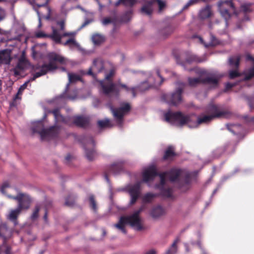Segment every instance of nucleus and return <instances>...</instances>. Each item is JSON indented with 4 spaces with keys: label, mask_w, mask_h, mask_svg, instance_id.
Instances as JSON below:
<instances>
[{
    "label": "nucleus",
    "mask_w": 254,
    "mask_h": 254,
    "mask_svg": "<svg viewBox=\"0 0 254 254\" xmlns=\"http://www.w3.org/2000/svg\"><path fill=\"white\" fill-rule=\"evenodd\" d=\"M28 64V62L25 57L24 52L23 51L22 55L19 59L16 65L15 66H13V67L10 69V70L12 71L15 75H19L20 71L26 68Z\"/></svg>",
    "instance_id": "4468645a"
},
{
    "label": "nucleus",
    "mask_w": 254,
    "mask_h": 254,
    "mask_svg": "<svg viewBox=\"0 0 254 254\" xmlns=\"http://www.w3.org/2000/svg\"><path fill=\"white\" fill-rule=\"evenodd\" d=\"M227 128L228 130L234 134L241 133L243 128L240 125H227Z\"/></svg>",
    "instance_id": "393cba45"
},
{
    "label": "nucleus",
    "mask_w": 254,
    "mask_h": 254,
    "mask_svg": "<svg viewBox=\"0 0 254 254\" xmlns=\"http://www.w3.org/2000/svg\"><path fill=\"white\" fill-rule=\"evenodd\" d=\"M227 5L229 6V9H223V18L226 20L227 18H230L232 14H237L236 9L232 3L231 0L225 1L223 0V5Z\"/></svg>",
    "instance_id": "a211bd4d"
},
{
    "label": "nucleus",
    "mask_w": 254,
    "mask_h": 254,
    "mask_svg": "<svg viewBox=\"0 0 254 254\" xmlns=\"http://www.w3.org/2000/svg\"><path fill=\"white\" fill-rule=\"evenodd\" d=\"M253 77H254V66L250 68L249 71L246 73L244 79L249 80Z\"/></svg>",
    "instance_id": "4c0bfd02"
},
{
    "label": "nucleus",
    "mask_w": 254,
    "mask_h": 254,
    "mask_svg": "<svg viewBox=\"0 0 254 254\" xmlns=\"http://www.w3.org/2000/svg\"><path fill=\"white\" fill-rule=\"evenodd\" d=\"M151 79H152V78H151V77H150V78H149V79H148V82H149V83H151V82H151Z\"/></svg>",
    "instance_id": "69168bd1"
},
{
    "label": "nucleus",
    "mask_w": 254,
    "mask_h": 254,
    "mask_svg": "<svg viewBox=\"0 0 254 254\" xmlns=\"http://www.w3.org/2000/svg\"><path fill=\"white\" fill-rule=\"evenodd\" d=\"M121 86L124 88H125L127 91L130 90L132 93L133 96L134 97L135 96V91L139 90L141 91H143L146 89H148L150 86V85H149L147 82H144L143 83H142L141 86L132 87L130 89H129L127 87V86L124 84H122Z\"/></svg>",
    "instance_id": "412c9836"
},
{
    "label": "nucleus",
    "mask_w": 254,
    "mask_h": 254,
    "mask_svg": "<svg viewBox=\"0 0 254 254\" xmlns=\"http://www.w3.org/2000/svg\"><path fill=\"white\" fill-rule=\"evenodd\" d=\"M146 254H156V252H155V251L152 250H150V251L147 252L146 253Z\"/></svg>",
    "instance_id": "4d7b16f0"
},
{
    "label": "nucleus",
    "mask_w": 254,
    "mask_h": 254,
    "mask_svg": "<svg viewBox=\"0 0 254 254\" xmlns=\"http://www.w3.org/2000/svg\"><path fill=\"white\" fill-rule=\"evenodd\" d=\"M10 234L9 230H8L4 224H2L0 226V236L6 238L8 237Z\"/></svg>",
    "instance_id": "c85d7f7f"
},
{
    "label": "nucleus",
    "mask_w": 254,
    "mask_h": 254,
    "mask_svg": "<svg viewBox=\"0 0 254 254\" xmlns=\"http://www.w3.org/2000/svg\"><path fill=\"white\" fill-rule=\"evenodd\" d=\"M158 175L155 167L154 165L150 166L144 169L142 172V181L148 183L153 180Z\"/></svg>",
    "instance_id": "ddd939ff"
},
{
    "label": "nucleus",
    "mask_w": 254,
    "mask_h": 254,
    "mask_svg": "<svg viewBox=\"0 0 254 254\" xmlns=\"http://www.w3.org/2000/svg\"><path fill=\"white\" fill-rule=\"evenodd\" d=\"M12 61L11 51L4 50L0 51V64H9Z\"/></svg>",
    "instance_id": "6ab92c4d"
},
{
    "label": "nucleus",
    "mask_w": 254,
    "mask_h": 254,
    "mask_svg": "<svg viewBox=\"0 0 254 254\" xmlns=\"http://www.w3.org/2000/svg\"><path fill=\"white\" fill-rule=\"evenodd\" d=\"M235 85V84L227 83L226 84V90H229Z\"/></svg>",
    "instance_id": "603ef678"
},
{
    "label": "nucleus",
    "mask_w": 254,
    "mask_h": 254,
    "mask_svg": "<svg viewBox=\"0 0 254 254\" xmlns=\"http://www.w3.org/2000/svg\"><path fill=\"white\" fill-rule=\"evenodd\" d=\"M251 3H245L241 6V10L245 13L250 12L252 11V9L251 8Z\"/></svg>",
    "instance_id": "58836bf2"
},
{
    "label": "nucleus",
    "mask_w": 254,
    "mask_h": 254,
    "mask_svg": "<svg viewBox=\"0 0 254 254\" xmlns=\"http://www.w3.org/2000/svg\"><path fill=\"white\" fill-rule=\"evenodd\" d=\"M32 130L33 132L39 133L42 140L50 139L58 133V128L56 126L52 127L48 129H44L43 123L41 121L33 122Z\"/></svg>",
    "instance_id": "6e6552de"
},
{
    "label": "nucleus",
    "mask_w": 254,
    "mask_h": 254,
    "mask_svg": "<svg viewBox=\"0 0 254 254\" xmlns=\"http://www.w3.org/2000/svg\"><path fill=\"white\" fill-rule=\"evenodd\" d=\"M143 207L134 211L132 214L127 216H122L115 227L121 230L123 233H126V225L128 224L136 231H141L144 229L142 220L139 216L140 213L142 211Z\"/></svg>",
    "instance_id": "20e7f679"
},
{
    "label": "nucleus",
    "mask_w": 254,
    "mask_h": 254,
    "mask_svg": "<svg viewBox=\"0 0 254 254\" xmlns=\"http://www.w3.org/2000/svg\"><path fill=\"white\" fill-rule=\"evenodd\" d=\"M183 84H180L176 91L171 95H166V98L170 104L176 105L181 101V94L183 89Z\"/></svg>",
    "instance_id": "9b49d317"
},
{
    "label": "nucleus",
    "mask_w": 254,
    "mask_h": 254,
    "mask_svg": "<svg viewBox=\"0 0 254 254\" xmlns=\"http://www.w3.org/2000/svg\"><path fill=\"white\" fill-rule=\"evenodd\" d=\"M164 213V209L160 206L154 207L151 212V215L154 218H158Z\"/></svg>",
    "instance_id": "b1692460"
},
{
    "label": "nucleus",
    "mask_w": 254,
    "mask_h": 254,
    "mask_svg": "<svg viewBox=\"0 0 254 254\" xmlns=\"http://www.w3.org/2000/svg\"><path fill=\"white\" fill-rule=\"evenodd\" d=\"M52 113L54 116L55 121L56 122H63L66 124L68 123V119L62 116L60 114L59 110L58 109L54 110L53 111H52Z\"/></svg>",
    "instance_id": "5701e85b"
},
{
    "label": "nucleus",
    "mask_w": 254,
    "mask_h": 254,
    "mask_svg": "<svg viewBox=\"0 0 254 254\" xmlns=\"http://www.w3.org/2000/svg\"><path fill=\"white\" fill-rule=\"evenodd\" d=\"M198 39L200 41V42L203 44L205 47H208L209 46H214L218 44L217 40L216 39L213 37L212 36L211 37V41L208 43V44H206L204 43L203 39L201 37H198Z\"/></svg>",
    "instance_id": "473e14b6"
},
{
    "label": "nucleus",
    "mask_w": 254,
    "mask_h": 254,
    "mask_svg": "<svg viewBox=\"0 0 254 254\" xmlns=\"http://www.w3.org/2000/svg\"><path fill=\"white\" fill-rule=\"evenodd\" d=\"M65 204L66 205H70V204L68 203V202L67 201H65Z\"/></svg>",
    "instance_id": "338daca9"
},
{
    "label": "nucleus",
    "mask_w": 254,
    "mask_h": 254,
    "mask_svg": "<svg viewBox=\"0 0 254 254\" xmlns=\"http://www.w3.org/2000/svg\"><path fill=\"white\" fill-rule=\"evenodd\" d=\"M92 42L95 45H99L103 42L104 37L99 34H94L92 37Z\"/></svg>",
    "instance_id": "2f4dec72"
},
{
    "label": "nucleus",
    "mask_w": 254,
    "mask_h": 254,
    "mask_svg": "<svg viewBox=\"0 0 254 254\" xmlns=\"http://www.w3.org/2000/svg\"><path fill=\"white\" fill-rule=\"evenodd\" d=\"M132 13V11L131 10L129 11L128 12H127V15H130ZM130 17L129 16H128V17H127V20H129L130 19Z\"/></svg>",
    "instance_id": "052dcab7"
},
{
    "label": "nucleus",
    "mask_w": 254,
    "mask_h": 254,
    "mask_svg": "<svg viewBox=\"0 0 254 254\" xmlns=\"http://www.w3.org/2000/svg\"><path fill=\"white\" fill-rule=\"evenodd\" d=\"M122 168L120 165L119 164H114L110 168V173L116 174H117L120 170H121Z\"/></svg>",
    "instance_id": "e433bc0d"
},
{
    "label": "nucleus",
    "mask_w": 254,
    "mask_h": 254,
    "mask_svg": "<svg viewBox=\"0 0 254 254\" xmlns=\"http://www.w3.org/2000/svg\"><path fill=\"white\" fill-rule=\"evenodd\" d=\"M105 179H106V180L107 182H109V179H108V177H107V175H105Z\"/></svg>",
    "instance_id": "e2e57ef3"
},
{
    "label": "nucleus",
    "mask_w": 254,
    "mask_h": 254,
    "mask_svg": "<svg viewBox=\"0 0 254 254\" xmlns=\"http://www.w3.org/2000/svg\"><path fill=\"white\" fill-rule=\"evenodd\" d=\"M88 23V22H85V23L83 25V26H85V25H87Z\"/></svg>",
    "instance_id": "774afa93"
},
{
    "label": "nucleus",
    "mask_w": 254,
    "mask_h": 254,
    "mask_svg": "<svg viewBox=\"0 0 254 254\" xmlns=\"http://www.w3.org/2000/svg\"><path fill=\"white\" fill-rule=\"evenodd\" d=\"M178 240H176L172 244L170 249L166 252L165 254H176L177 251V244Z\"/></svg>",
    "instance_id": "72a5a7b5"
},
{
    "label": "nucleus",
    "mask_w": 254,
    "mask_h": 254,
    "mask_svg": "<svg viewBox=\"0 0 254 254\" xmlns=\"http://www.w3.org/2000/svg\"><path fill=\"white\" fill-rule=\"evenodd\" d=\"M10 188V185L8 182H4L1 187L0 191L2 193L5 194V191L7 189Z\"/></svg>",
    "instance_id": "c03bdc74"
},
{
    "label": "nucleus",
    "mask_w": 254,
    "mask_h": 254,
    "mask_svg": "<svg viewBox=\"0 0 254 254\" xmlns=\"http://www.w3.org/2000/svg\"><path fill=\"white\" fill-rule=\"evenodd\" d=\"M2 251H4L5 254H11L10 248L6 245H3L0 247V254H2Z\"/></svg>",
    "instance_id": "79ce46f5"
},
{
    "label": "nucleus",
    "mask_w": 254,
    "mask_h": 254,
    "mask_svg": "<svg viewBox=\"0 0 254 254\" xmlns=\"http://www.w3.org/2000/svg\"><path fill=\"white\" fill-rule=\"evenodd\" d=\"M140 184L141 182H138L134 185H129L127 187V191L130 196V204H134L139 197Z\"/></svg>",
    "instance_id": "f8f14e48"
},
{
    "label": "nucleus",
    "mask_w": 254,
    "mask_h": 254,
    "mask_svg": "<svg viewBox=\"0 0 254 254\" xmlns=\"http://www.w3.org/2000/svg\"><path fill=\"white\" fill-rule=\"evenodd\" d=\"M137 2V0H119L116 2L115 5L117 6L120 3H122L125 6L131 7Z\"/></svg>",
    "instance_id": "bb28decb"
},
{
    "label": "nucleus",
    "mask_w": 254,
    "mask_h": 254,
    "mask_svg": "<svg viewBox=\"0 0 254 254\" xmlns=\"http://www.w3.org/2000/svg\"><path fill=\"white\" fill-rule=\"evenodd\" d=\"M33 57L34 58H36L35 53L34 52H33Z\"/></svg>",
    "instance_id": "0e129e2a"
},
{
    "label": "nucleus",
    "mask_w": 254,
    "mask_h": 254,
    "mask_svg": "<svg viewBox=\"0 0 254 254\" xmlns=\"http://www.w3.org/2000/svg\"><path fill=\"white\" fill-rule=\"evenodd\" d=\"M230 113L229 112H227L223 109V118H229L230 117Z\"/></svg>",
    "instance_id": "864d4df0"
},
{
    "label": "nucleus",
    "mask_w": 254,
    "mask_h": 254,
    "mask_svg": "<svg viewBox=\"0 0 254 254\" xmlns=\"http://www.w3.org/2000/svg\"><path fill=\"white\" fill-rule=\"evenodd\" d=\"M34 3L38 6H43L47 4L48 0H33Z\"/></svg>",
    "instance_id": "37998d69"
},
{
    "label": "nucleus",
    "mask_w": 254,
    "mask_h": 254,
    "mask_svg": "<svg viewBox=\"0 0 254 254\" xmlns=\"http://www.w3.org/2000/svg\"><path fill=\"white\" fill-rule=\"evenodd\" d=\"M175 155L174 148L170 146L168 148L165 153L164 159L165 160L170 159Z\"/></svg>",
    "instance_id": "c756f323"
},
{
    "label": "nucleus",
    "mask_w": 254,
    "mask_h": 254,
    "mask_svg": "<svg viewBox=\"0 0 254 254\" xmlns=\"http://www.w3.org/2000/svg\"><path fill=\"white\" fill-rule=\"evenodd\" d=\"M229 76L231 78H234L236 77L239 76L240 74L237 70H232L230 72Z\"/></svg>",
    "instance_id": "8fccbe9b"
},
{
    "label": "nucleus",
    "mask_w": 254,
    "mask_h": 254,
    "mask_svg": "<svg viewBox=\"0 0 254 254\" xmlns=\"http://www.w3.org/2000/svg\"><path fill=\"white\" fill-rule=\"evenodd\" d=\"M37 14L38 15V19H39V25H38V27L39 28H40L41 26H42V24H41V17L40 15V13L38 11H37Z\"/></svg>",
    "instance_id": "5fc2aeb1"
},
{
    "label": "nucleus",
    "mask_w": 254,
    "mask_h": 254,
    "mask_svg": "<svg viewBox=\"0 0 254 254\" xmlns=\"http://www.w3.org/2000/svg\"><path fill=\"white\" fill-rule=\"evenodd\" d=\"M113 74L114 71L111 70L109 74L106 75L105 79L104 81H100V85L102 87L103 92L105 94H117L119 92V86L113 84L110 80V77Z\"/></svg>",
    "instance_id": "9d476101"
},
{
    "label": "nucleus",
    "mask_w": 254,
    "mask_h": 254,
    "mask_svg": "<svg viewBox=\"0 0 254 254\" xmlns=\"http://www.w3.org/2000/svg\"><path fill=\"white\" fill-rule=\"evenodd\" d=\"M96 1L98 2L99 5V9L101 10L102 8L103 7V5H101L99 0H96ZM109 2H110V0H109Z\"/></svg>",
    "instance_id": "13d9d810"
},
{
    "label": "nucleus",
    "mask_w": 254,
    "mask_h": 254,
    "mask_svg": "<svg viewBox=\"0 0 254 254\" xmlns=\"http://www.w3.org/2000/svg\"><path fill=\"white\" fill-rule=\"evenodd\" d=\"M222 4V2L220 1L218 3V10L221 14L222 13V10L221 9V6Z\"/></svg>",
    "instance_id": "6e6d98bb"
},
{
    "label": "nucleus",
    "mask_w": 254,
    "mask_h": 254,
    "mask_svg": "<svg viewBox=\"0 0 254 254\" xmlns=\"http://www.w3.org/2000/svg\"><path fill=\"white\" fill-rule=\"evenodd\" d=\"M194 70L198 77L189 78L188 81L190 86H195L201 83L205 82L212 84L214 87L217 85L219 78L217 75L210 74L203 69L195 68Z\"/></svg>",
    "instance_id": "423d86ee"
},
{
    "label": "nucleus",
    "mask_w": 254,
    "mask_h": 254,
    "mask_svg": "<svg viewBox=\"0 0 254 254\" xmlns=\"http://www.w3.org/2000/svg\"><path fill=\"white\" fill-rule=\"evenodd\" d=\"M47 10H48V11L49 14H48V15L46 17V18H47V19H49V18H50V12H51V9H50V8L48 7V8H47Z\"/></svg>",
    "instance_id": "bf43d9fd"
},
{
    "label": "nucleus",
    "mask_w": 254,
    "mask_h": 254,
    "mask_svg": "<svg viewBox=\"0 0 254 254\" xmlns=\"http://www.w3.org/2000/svg\"><path fill=\"white\" fill-rule=\"evenodd\" d=\"M212 15L210 7L206 6L201 9L199 12V17L201 19H205L210 17Z\"/></svg>",
    "instance_id": "4be33fe9"
},
{
    "label": "nucleus",
    "mask_w": 254,
    "mask_h": 254,
    "mask_svg": "<svg viewBox=\"0 0 254 254\" xmlns=\"http://www.w3.org/2000/svg\"><path fill=\"white\" fill-rule=\"evenodd\" d=\"M49 63L43 65L40 69L39 71L36 72L33 76L30 78L28 81L25 82L19 88L17 94L15 95L14 100L20 99L19 96L22 94L23 91L26 88L28 84L30 81H33L36 78L45 74L48 71H52L57 68V66L56 62H59L62 64H66V60L62 56L57 54L54 53H51L48 55Z\"/></svg>",
    "instance_id": "f03ea898"
},
{
    "label": "nucleus",
    "mask_w": 254,
    "mask_h": 254,
    "mask_svg": "<svg viewBox=\"0 0 254 254\" xmlns=\"http://www.w3.org/2000/svg\"><path fill=\"white\" fill-rule=\"evenodd\" d=\"M74 124L79 127H85L89 122V119L87 117L83 116H75L72 119Z\"/></svg>",
    "instance_id": "aec40b11"
},
{
    "label": "nucleus",
    "mask_w": 254,
    "mask_h": 254,
    "mask_svg": "<svg viewBox=\"0 0 254 254\" xmlns=\"http://www.w3.org/2000/svg\"><path fill=\"white\" fill-rule=\"evenodd\" d=\"M250 106L251 108H254V100L250 103ZM245 119L247 121L252 122L254 123V117H249L248 116L245 117Z\"/></svg>",
    "instance_id": "09e8293b"
},
{
    "label": "nucleus",
    "mask_w": 254,
    "mask_h": 254,
    "mask_svg": "<svg viewBox=\"0 0 254 254\" xmlns=\"http://www.w3.org/2000/svg\"><path fill=\"white\" fill-rule=\"evenodd\" d=\"M114 19L111 17H106L102 20V23L104 25H107L114 22Z\"/></svg>",
    "instance_id": "a18cd8bd"
},
{
    "label": "nucleus",
    "mask_w": 254,
    "mask_h": 254,
    "mask_svg": "<svg viewBox=\"0 0 254 254\" xmlns=\"http://www.w3.org/2000/svg\"><path fill=\"white\" fill-rule=\"evenodd\" d=\"M89 201L92 209L94 211H96L97 210L96 203L93 195H90L89 196Z\"/></svg>",
    "instance_id": "ea45409f"
},
{
    "label": "nucleus",
    "mask_w": 254,
    "mask_h": 254,
    "mask_svg": "<svg viewBox=\"0 0 254 254\" xmlns=\"http://www.w3.org/2000/svg\"><path fill=\"white\" fill-rule=\"evenodd\" d=\"M155 196L156 195L154 194L148 193L143 197V201L146 202H149L151 201Z\"/></svg>",
    "instance_id": "a19ab883"
},
{
    "label": "nucleus",
    "mask_w": 254,
    "mask_h": 254,
    "mask_svg": "<svg viewBox=\"0 0 254 254\" xmlns=\"http://www.w3.org/2000/svg\"><path fill=\"white\" fill-rule=\"evenodd\" d=\"M98 125L101 127H110L111 126L110 121L108 119L99 121Z\"/></svg>",
    "instance_id": "c9c22d12"
},
{
    "label": "nucleus",
    "mask_w": 254,
    "mask_h": 254,
    "mask_svg": "<svg viewBox=\"0 0 254 254\" xmlns=\"http://www.w3.org/2000/svg\"><path fill=\"white\" fill-rule=\"evenodd\" d=\"M57 26L59 27L60 29H58V28L52 27L53 33L51 35L46 34L43 31H38L36 33L35 35L37 38L49 37L54 41L55 43L62 44L64 46H68L71 49L79 47L78 44L72 38L69 39L65 42H62L61 39L63 37L72 36L74 34L72 32L62 33L61 31L64 30V23L63 21L57 22Z\"/></svg>",
    "instance_id": "7ed1b4c3"
},
{
    "label": "nucleus",
    "mask_w": 254,
    "mask_h": 254,
    "mask_svg": "<svg viewBox=\"0 0 254 254\" xmlns=\"http://www.w3.org/2000/svg\"><path fill=\"white\" fill-rule=\"evenodd\" d=\"M94 142L92 138H90L89 142L85 145V154L89 160H93L97 156V153L93 149Z\"/></svg>",
    "instance_id": "dca6fc26"
},
{
    "label": "nucleus",
    "mask_w": 254,
    "mask_h": 254,
    "mask_svg": "<svg viewBox=\"0 0 254 254\" xmlns=\"http://www.w3.org/2000/svg\"><path fill=\"white\" fill-rule=\"evenodd\" d=\"M207 0H190L184 6V8H187L189 6L196 3L199 1H206Z\"/></svg>",
    "instance_id": "49530a36"
},
{
    "label": "nucleus",
    "mask_w": 254,
    "mask_h": 254,
    "mask_svg": "<svg viewBox=\"0 0 254 254\" xmlns=\"http://www.w3.org/2000/svg\"><path fill=\"white\" fill-rule=\"evenodd\" d=\"M4 16H5L4 11L3 9L0 8V21L3 18Z\"/></svg>",
    "instance_id": "3c124183"
},
{
    "label": "nucleus",
    "mask_w": 254,
    "mask_h": 254,
    "mask_svg": "<svg viewBox=\"0 0 254 254\" xmlns=\"http://www.w3.org/2000/svg\"><path fill=\"white\" fill-rule=\"evenodd\" d=\"M68 77L69 82L66 85V90H67L70 83L74 82L80 80V79H81L80 76L79 75H78L75 73H70L68 72Z\"/></svg>",
    "instance_id": "a878e982"
},
{
    "label": "nucleus",
    "mask_w": 254,
    "mask_h": 254,
    "mask_svg": "<svg viewBox=\"0 0 254 254\" xmlns=\"http://www.w3.org/2000/svg\"><path fill=\"white\" fill-rule=\"evenodd\" d=\"M104 67L103 61L100 59L95 60L93 62V65L89 69L88 74L93 75V72H100L102 71Z\"/></svg>",
    "instance_id": "f3484780"
},
{
    "label": "nucleus",
    "mask_w": 254,
    "mask_h": 254,
    "mask_svg": "<svg viewBox=\"0 0 254 254\" xmlns=\"http://www.w3.org/2000/svg\"><path fill=\"white\" fill-rule=\"evenodd\" d=\"M182 171L173 169L169 172H165L159 175L160 184L156 186V188L161 191V194L166 197H171L172 195V189L167 183V178H169L171 182L177 180L178 177L182 175Z\"/></svg>",
    "instance_id": "39448f33"
},
{
    "label": "nucleus",
    "mask_w": 254,
    "mask_h": 254,
    "mask_svg": "<svg viewBox=\"0 0 254 254\" xmlns=\"http://www.w3.org/2000/svg\"><path fill=\"white\" fill-rule=\"evenodd\" d=\"M240 60V57L239 56H235L230 58L229 62L230 65L237 67L239 66Z\"/></svg>",
    "instance_id": "7c9ffc66"
},
{
    "label": "nucleus",
    "mask_w": 254,
    "mask_h": 254,
    "mask_svg": "<svg viewBox=\"0 0 254 254\" xmlns=\"http://www.w3.org/2000/svg\"><path fill=\"white\" fill-rule=\"evenodd\" d=\"M222 115L220 106L209 105L205 111L196 117L194 115L185 116L180 112H168L165 114V121L177 126L187 125L190 128L197 127L200 124H207Z\"/></svg>",
    "instance_id": "f257e3e1"
},
{
    "label": "nucleus",
    "mask_w": 254,
    "mask_h": 254,
    "mask_svg": "<svg viewBox=\"0 0 254 254\" xmlns=\"http://www.w3.org/2000/svg\"><path fill=\"white\" fill-rule=\"evenodd\" d=\"M8 197L17 200L18 202L17 208L15 209L11 210L7 215L8 219L15 222L20 212L22 210L27 209L29 207L31 199L28 194L21 193H18L15 197H12L11 195H8Z\"/></svg>",
    "instance_id": "0eeeda50"
},
{
    "label": "nucleus",
    "mask_w": 254,
    "mask_h": 254,
    "mask_svg": "<svg viewBox=\"0 0 254 254\" xmlns=\"http://www.w3.org/2000/svg\"><path fill=\"white\" fill-rule=\"evenodd\" d=\"M110 109L114 117L120 122L124 115L129 110L130 107L128 104L126 103L123 104L119 109H114L112 107H110Z\"/></svg>",
    "instance_id": "2eb2a0df"
},
{
    "label": "nucleus",
    "mask_w": 254,
    "mask_h": 254,
    "mask_svg": "<svg viewBox=\"0 0 254 254\" xmlns=\"http://www.w3.org/2000/svg\"><path fill=\"white\" fill-rule=\"evenodd\" d=\"M157 77H156L154 82L151 85L152 86L157 87L160 86L163 81V79L162 77L160 75L158 71H157Z\"/></svg>",
    "instance_id": "f704fd0d"
},
{
    "label": "nucleus",
    "mask_w": 254,
    "mask_h": 254,
    "mask_svg": "<svg viewBox=\"0 0 254 254\" xmlns=\"http://www.w3.org/2000/svg\"><path fill=\"white\" fill-rule=\"evenodd\" d=\"M44 218V219L45 220V221H46L47 218V212L45 213Z\"/></svg>",
    "instance_id": "680f3d73"
},
{
    "label": "nucleus",
    "mask_w": 254,
    "mask_h": 254,
    "mask_svg": "<svg viewBox=\"0 0 254 254\" xmlns=\"http://www.w3.org/2000/svg\"><path fill=\"white\" fill-rule=\"evenodd\" d=\"M39 210H40L39 207L38 206H36L35 208L34 212H33V213L31 215V218L32 220H35L38 217V213H39Z\"/></svg>",
    "instance_id": "de8ad7c7"
},
{
    "label": "nucleus",
    "mask_w": 254,
    "mask_h": 254,
    "mask_svg": "<svg viewBox=\"0 0 254 254\" xmlns=\"http://www.w3.org/2000/svg\"><path fill=\"white\" fill-rule=\"evenodd\" d=\"M143 4L141 8V12L146 15H150L156 6H158L161 12L165 7L166 3L161 0H143Z\"/></svg>",
    "instance_id": "1a4fd4ad"
},
{
    "label": "nucleus",
    "mask_w": 254,
    "mask_h": 254,
    "mask_svg": "<svg viewBox=\"0 0 254 254\" xmlns=\"http://www.w3.org/2000/svg\"><path fill=\"white\" fill-rule=\"evenodd\" d=\"M202 61L196 56L192 54L188 55L186 59L185 64H190L193 62H201Z\"/></svg>",
    "instance_id": "cd10ccee"
}]
</instances>
